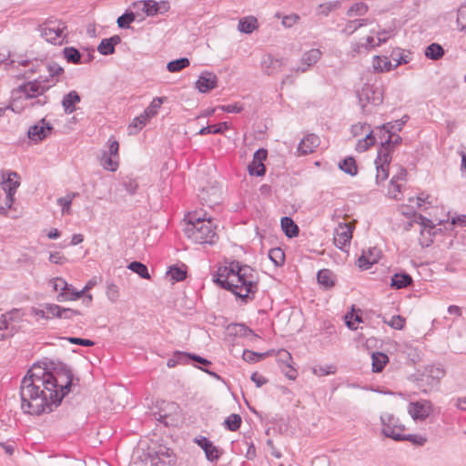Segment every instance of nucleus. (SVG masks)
I'll return each instance as SVG.
<instances>
[{"label": "nucleus", "mask_w": 466, "mask_h": 466, "mask_svg": "<svg viewBox=\"0 0 466 466\" xmlns=\"http://www.w3.org/2000/svg\"><path fill=\"white\" fill-rule=\"evenodd\" d=\"M372 360V371L373 372H380L385 365L389 361V357L382 352H373L371 354Z\"/></svg>", "instance_id": "nucleus-31"}, {"label": "nucleus", "mask_w": 466, "mask_h": 466, "mask_svg": "<svg viewBox=\"0 0 466 466\" xmlns=\"http://www.w3.org/2000/svg\"><path fill=\"white\" fill-rule=\"evenodd\" d=\"M20 185V177L16 172L7 171L6 178L3 181V188L6 193L7 206L11 207L14 201V195Z\"/></svg>", "instance_id": "nucleus-14"}, {"label": "nucleus", "mask_w": 466, "mask_h": 466, "mask_svg": "<svg viewBox=\"0 0 466 466\" xmlns=\"http://www.w3.org/2000/svg\"><path fill=\"white\" fill-rule=\"evenodd\" d=\"M445 373V370L441 365L427 366L419 375L418 386L423 393H429L440 385Z\"/></svg>", "instance_id": "nucleus-6"}, {"label": "nucleus", "mask_w": 466, "mask_h": 466, "mask_svg": "<svg viewBox=\"0 0 466 466\" xmlns=\"http://www.w3.org/2000/svg\"><path fill=\"white\" fill-rule=\"evenodd\" d=\"M54 86L49 80L35 79L25 82L14 88L11 92L10 108L13 112L22 113L26 109H35L48 103L45 94Z\"/></svg>", "instance_id": "nucleus-3"}, {"label": "nucleus", "mask_w": 466, "mask_h": 466, "mask_svg": "<svg viewBox=\"0 0 466 466\" xmlns=\"http://www.w3.org/2000/svg\"><path fill=\"white\" fill-rule=\"evenodd\" d=\"M156 455L158 459V461L156 463L161 464V466H172L176 462V456L173 453V451L167 447H159L158 451H156Z\"/></svg>", "instance_id": "nucleus-24"}, {"label": "nucleus", "mask_w": 466, "mask_h": 466, "mask_svg": "<svg viewBox=\"0 0 466 466\" xmlns=\"http://www.w3.org/2000/svg\"><path fill=\"white\" fill-rule=\"evenodd\" d=\"M118 157L109 156L106 151H104L100 157V164L106 170L116 171L118 167Z\"/></svg>", "instance_id": "nucleus-36"}, {"label": "nucleus", "mask_w": 466, "mask_h": 466, "mask_svg": "<svg viewBox=\"0 0 466 466\" xmlns=\"http://www.w3.org/2000/svg\"><path fill=\"white\" fill-rule=\"evenodd\" d=\"M268 355H269V352L258 353L255 351L246 350L243 351L242 358L247 362H256Z\"/></svg>", "instance_id": "nucleus-52"}, {"label": "nucleus", "mask_w": 466, "mask_h": 466, "mask_svg": "<svg viewBox=\"0 0 466 466\" xmlns=\"http://www.w3.org/2000/svg\"><path fill=\"white\" fill-rule=\"evenodd\" d=\"M312 371L315 375L318 376H326L329 374H333L335 372V368L333 366H317L312 369Z\"/></svg>", "instance_id": "nucleus-58"}, {"label": "nucleus", "mask_w": 466, "mask_h": 466, "mask_svg": "<svg viewBox=\"0 0 466 466\" xmlns=\"http://www.w3.org/2000/svg\"><path fill=\"white\" fill-rule=\"evenodd\" d=\"M106 296L112 302H116L119 297L118 287L115 284H108L106 287Z\"/></svg>", "instance_id": "nucleus-59"}, {"label": "nucleus", "mask_w": 466, "mask_h": 466, "mask_svg": "<svg viewBox=\"0 0 466 466\" xmlns=\"http://www.w3.org/2000/svg\"><path fill=\"white\" fill-rule=\"evenodd\" d=\"M80 96L75 90L70 91L64 96L62 99V106L66 114H72L76 111V105L80 102Z\"/></svg>", "instance_id": "nucleus-23"}, {"label": "nucleus", "mask_w": 466, "mask_h": 466, "mask_svg": "<svg viewBox=\"0 0 466 466\" xmlns=\"http://www.w3.org/2000/svg\"><path fill=\"white\" fill-rule=\"evenodd\" d=\"M127 268L132 270L133 272L137 273L142 279H150V275L148 273L147 266L141 262L133 261L128 264Z\"/></svg>", "instance_id": "nucleus-44"}, {"label": "nucleus", "mask_w": 466, "mask_h": 466, "mask_svg": "<svg viewBox=\"0 0 466 466\" xmlns=\"http://www.w3.org/2000/svg\"><path fill=\"white\" fill-rule=\"evenodd\" d=\"M78 196L76 192L67 193L66 196L58 198L56 203L59 207H61V212L63 215H71L72 209V202L75 198Z\"/></svg>", "instance_id": "nucleus-25"}, {"label": "nucleus", "mask_w": 466, "mask_h": 466, "mask_svg": "<svg viewBox=\"0 0 466 466\" xmlns=\"http://www.w3.org/2000/svg\"><path fill=\"white\" fill-rule=\"evenodd\" d=\"M409 441L417 446H423L427 442V438L421 434H401V441Z\"/></svg>", "instance_id": "nucleus-48"}, {"label": "nucleus", "mask_w": 466, "mask_h": 466, "mask_svg": "<svg viewBox=\"0 0 466 466\" xmlns=\"http://www.w3.org/2000/svg\"><path fill=\"white\" fill-rule=\"evenodd\" d=\"M136 15L133 12L125 13L117 18V25L120 28H128L129 25L135 21Z\"/></svg>", "instance_id": "nucleus-53"}, {"label": "nucleus", "mask_w": 466, "mask_h": 466, "mask_svg": "<svg viewBox=\"0 0 466 466\" xmlns=\"http://www.w3.org/2000/svg\"><path fill=\"white\" fill-rule=\"evenodd\" d=\"M390 123H386L381 126V128H380V132H383V135H387V137L385 140H382L380 142V148H385L390 154L391 153V149L394 146L400 145L402 141V138L399 135H394L390 130Z\"/></svg>", "instance_id": "nucleus-20"}, {"label": "nucleus", "mask_w": 466, "mask_h": 466, "mask_svg": "<svg viewBox=\"0 0 466 466\" xmlns=\"http://www.w3.org/2000/svg\"><path fill=\"white\" fill-rule=\"evenodd\" d=\"M317 279L325 289L334 286L333 273L329 269H320L317 274Z\"/></svg>", "instance_id": "nucleus-37"}, {"label": "nucleus", "mask_w": 466, "mask_h": 466, "mask_svg": "<svg viewBox=\"0 0 466 466\" xmlns=\"http://www.w3.org/2000/svg\"><path fill=\"white\" fill-rule=\"evenodd\" d=\"M433 404L429 400L410 402L408 413L414 420H425L433 412Z\"/></svg>", "instance_id": "nucleus-9"}, {"label": "nucleus", "mask_w": 466, "mask_h": 466, "mask_svg": "<svg viewBox=\"0 0 466 466\" xmlns=\"http://www.w3.org/2000/svg\"><path fill=\"white\" fill-rule=\"evenodd\" d=\"M285 63L283 59L275 58L271 55H264L261 59V70L268 76L276 75L281 71Z\"/></svg>", "instance_id": "nucleus-17"}, {"label": "nucleus", "mask_w": 466, "mask_h": 466, "mask_svg": "<svg viewBox=\"0 0 466 466\" xmlns=\"http://www.w3.org/2000/svg\"><path fill=\"white\" fill-rule=\"evenodd\" d=\"M376 142V137L373 134L372 130L366 135L364 139L359 140L356 145V150L359 152H364L369 149L371 146H373Z\"/></svg>", "instance_id": "nucleus-43"}, {"label": "nucleus", "mask_w": 466, "mask_h": 466, "mask_svg": "<svg viewBox=\"0 0 466 466\" xmlns=\"http://www.w3.org/2000/svg\"><path fill=\"white\" fill-rule=\"evenodd\" d=\"M163 97H155L143 113L146 115V116L149 117V119L152 118L157 114L158 109L163 104Z\"/></svg>", "instance_id": "nucleus-45"}, {"label": "nucleus", "mask_w": 466, "mask_h": 466, "mask_svg": "<svg viewBox=\"0 0 466 466\" xmlns=\"http://www.w3.org/2000/svg\"><path fill=\"white\" fill-rule=\"evenodd\" d=\"M384 322L395 329H402L405 325V319L400 315L392 316L390 320L384 319Z\"/></svg>", "instance_id": "nucleus-55"}, {"label": "nucleus", "mask_w": 466, "mask_h": 466, "mask_svg": "<svg viewBox=\"0 0 466 466\" xmlns=\"http://www.w3.org/2000/svg\"><path fill=\"white\" fill-rule=\"evenodd\" d=\"M381 432L396 441H401V434L405 431V426L399 418L390 413L380 415Z\"/></svg>", "instance_id": "nucleus-8"}, {"label": "nucleus", "mask_w": 466, "mask_h": 466, "mask_svg": "<svg viewBox=\"0 0 466 466\" xmlns=\"http://www.w3.org/2000/svg\"><path fill=\"white\" fill-rule=\"evenodd\" d=\"M299 20V16L296 14H291L289 15H285L282 18V25L285 27H291Z\"/></svg>", "instance_id": "nucleus-64"}, {"label": "nucleus", "mask_w": 466, "mask_h": 466, "mask_svg": "<svg viewBox=\"0 0 466 466\" xmlns=\"http://www.w3.org/2000/svg\"><path fill=\"white\" fill-rule=\"evenodd\" d=\"M340 5L339 1L329 2L325 4H321L318 7V12L320 15L325 16L329 15V14L336 9H338Z\"/></svg>", "instance_id": "nucleus-51"}, {"label": "nucleus", "mask_w": 466, "mask_h": 466, "mask_svg": "<svg viewBox=\"0 0 466 466\" xmlns=\"http://www.w3.org/2000/svg\"><path fill=\"white\" fill-rule=\"evenodd\" d=\"M44 308L46 315H47V319H50L51 317H59L60 306L56 304H46Z\"/></svg>", "instance_id": "nucleus-60"}, {"label": "nucleus", "mask_w": 466, "mask_h": 466, "mask_svg": "<svg viewBox=\"0 0 466 466\" xmlns=\"http://www.w3.org/2000/svg\"><path fill=\"white\" fill-rule=\"evenodd\" d=\"M168 275L173 280L181 281L186 279V271L177 267L170 268Z\"/></svg>", "instance_id": "nucleus-57"}, {"label": "nucleus", "mask_w": 466, "mask_h": 466, "mask_svg": "<svg viewBox=\"0 0 466 466\" xmlns=\"http://www.w3.org/2000/svg\"><path fill=\"white\" fill-rule=\"evenodd\" d=\"M63 55L68 63H72L75 65H78L81 63V54L75 47H65L63 49Z\"/></svg>", "instance_id": "nucleus-41"}, {"label": "nucleus", "mask_w": 466, "mask_h": 466, "mask_svg": "<svg viewBox=\"0 0 466 466\" xmlns=\"http://www.w3.org/2000/svg\"><path fill=\"white\" fill-rule=\"evenodd\" d=\"M404 183L399 182L393 178L390 179L387 195L393 199L399 200L402 196Z\"/></svg>", "instance_id": "nucleus-39"}, {"label": "nucleus", "mask_w": 466, "mask_h": 466, "mask_svg": "<svg viewBox=\"0 0 466 466\" xmlns=\"http://www.w3.org/2000/svg\"><path fill=\"white\" fill-rule=\"evenodd\" d=\"M391 157L390 153L383 147L379 148L378 157L375 160L377 175L376 182L380 184L385 181L389 177V165L390 163Z\"/></svg>", "instance_id": "nucleus-11"}, {"label": "nucleus", "mask_w": 466, "mask_h": 466, "mask_svg": "<svg viewBox=\"0 0 466 466\" xmlns=\"http://www.w3.org/2000/svg\"><path fill=\"white\" fill-rule=\"evenodd\" d=\"M357 96L362 113L369 115L372 113L374 107L382 104L383 90L380 86L365 83L357 91Z\"/></svg>", "instance_id": "nucleus-5"}, {"label": "nucleus", "mask_w": 466, "mask_h": 466, "mask_svg": "<svg viewBox=\"0 0 466 466\" xmlns=\"http://www.w3.org/2000/svg\"><path fill=\"white\" fill-rule=\"evenodd\" d=\"M224 112L227 113H240L243 110V106L236 103V104H230V105H223L218 107Z\"/></svg>", "instance_id": "nucleus-61"}, {"label": "nucleus", "mask_w": 466, "mask_h": 466, "mask_svg": "<svg viewBox=\"0 0 466 466\" xmlns=\"http://www.w3.org/2000/svg\"><path fill=\"white\" fill-rule=\"evenodd\" d=\"M352 238V227L350 224L339 223L335 228L334 244L339 249H344L350 245Z\"/></svg>", "instance_id": "nucleus-13"}, {"label": "nucleus", "mask_w": 466, "mask_h": 466, "mask_svg": "<svg viewBox=\"0 0 466 466\" xmlns=\"http://www.w3.org/2000/svg\"><path fill=\"white\" fill-rule=\"evenodd\" d=\"M72 380L70 369L64 364L52 371L35 364L21 381L22 410L30 415L51 412L69 392Z\"/></svg>", "instance_id": "nucleus-1"}, {"label": "nucleus", "mask_w": 466, "mask_h": 466, "mask_svg": "<svg viewBox=\"0 0 466 466\" xmlns=\"http://www.w3.org/2000/svg\"><path fill=\"white\" fill-rule=\"evenodd\" d=\"M136 6L141 7L142 11L147 15L152 16L157 15V13H163L160 10V5L153 0L143 1L136 4Z\"/></svg>", "instance_id": "nucleus-28"}, {"label": "nucleus", "mask_w": 466, "mask_h": 466, "mask_svg": "<svg viewBox=\"0 0 466 466\" xmlns=\"http://www.w3.org/2000/svg\"><path fill=\"white\" fill-rule=\"evenodd\" d=\"M175 356H176L177 361H180V362H187L189 360H195L203 365H210L211 364V362L208 360L204 359L196 354H190V353H185V352L178 351L176 353Z\"/></svg>", "instance_id": "nucleus-40"}, {"label": "nucleus", "mask_w": 466, "mask_h": 466, "mask_svg": "<svg viewBox=\"0 0 466 466\" xmlns=\"http://www.w3.org/2000/svg\"><path fill=\"white\" fill-rule=\"evenodd\" d=\"M77 315H80V312L76 309L60 307V313L58 318L69 319Z\"/></svg>", "instance_id": "nucleus-62"}, {"label": "nucleus", "mask_w": 466, "mask_h": 466, "mask_svg": "<svg viewBox=\"0 0 466 466\" xmlns=\"http://www.w3.org/2000/svg\"><path fill=\"white\" fill-rule=\"evenodd\" d=\"M281 228L289 238L297 237L299 234V227L295 222L289 217L281 218Z\"/></svg>", "instance_id": "nucleus-33"}, {"label": "nucleus", "mask_w": 466, "mask_h": 466, "mask_svg": "<svg viewBox=\"0 0 466 466\" xmlns=\"http://www.w3.org/2000/svg\"><path fill=\"white\" fill-rule=\"evenodd\" d=\"M372 67L375 72H388L392 69V65L387 56H375L372 60Z\"/></svg>", "instance_id": "nucleus-29"}, {"label": "nucleus", "mask_w": 466, "mask_h": 466, "mask_svg": "<svg viewBox=\"0 0 466 466\" xmlns=\"http://www.w3.org/2000/svg\"><path fill=\"white\" fill-rule=\"evenodd\" d=\"M230 128V125L228 122H222L213 126H208L202 127L198 131V135H208V134H223L226 130Z\"/></svg>", "instance_id": "nucleus-34"}, {"label": "nucleus", "mask_w": 466, "mask_h": 466, "mask_svg": "<svg viewBox=\"0 0 466 466\" xmlns=\"http://www.w3.org/2000/svg\"><path fill=\"white\" fill-rule=\"evenodd\" d=\"M121 42L119 35H113L109 38L102 39L97 46V51L104 56L112 55L115 52V46Z\"/></svg>", "instance_id": "nucleus-22"}, {"label": "nucleus", "mask_w": 466, "mask_h": 466, "mask_svg": "<svg viewBox=\"0 0 466 466\" xmlns=\"http://www.w3.org/2000/svg\"><path fill=\"white\" fill-rule=\"evenodd\" d=\"M425 56L431 60H438L444 56V49L437 43H432L425 49Z\"/></svg>", "instance_id": "nucleus-38"}, {"label": "nucleus", "mask_w": 466, "mask_h": 466, "mask_svg": "<svg viewBox=\"0 0 466 466\" xmlns=\"http://www.w3.org/2000/svg\"><path fill=\"white\" fill-rule=\"evenodd\" d=\"M124 187L130 195H133L137 190L138 183L134 178H127L124 181Z\"/></svg>", "instance_id": "nucleus-63"}, {"label": "nucleus", "mask_w": 466, "mask_h": 466, "mask_svg": "<svg viewBox=\"0 0 466 466\" xmlns=\"http://www.w3.org/2000/svg\"><path fill=\"white\" fill-rule=\"evenodd\" d=\"M266 168L264 164L259 160H252L248 165V173L250 176H263Z\"/></svg>", "instance_id": "nucleus-50"}, {"label": "nucleus", "mask_w": 466, "mask_h": 466, "mask_svg": "<svg viewBox=\"0 0 466 466\" xmlns=\"http://www.w3.org/2000/svg\"><path fill=\"white\" fill-rule=\"evenodd\" d=\"M149 117L146 116L144 113L133 119L132 124L129 126L130 133H133L132 129L136 128L141 130L148 122Z\"/></svg>", "instance_id": "nucleus-54"}, {"label": "nucleus", "mask_w": 466, "mask_h": 466, "mask_svg": "<svg viewBox=\"0 0 466 466\" xmlns=\"http://www.w3.org/2000/svg\"><path fill=\"white\" fill-rule=\"evenodd\" d=\"M412 282V278L407 273H396L391 278L390 286L397 289L406 288Z\"/></svg>", "instance_id": "nucleus-27"}, {"label": "nucleus", "mask_w": 466, "mask_h": 466, "mask_svg": "<svg viewBox=\"0 0 466 466\" xmlns=\"http://www.w3.org/2000/svg\"><path fill=\"white\" fill-rule=\"evenodd\" d=\"M52 129L51 125L43 118L39 124L29 127L27 136L29 139L35 142H40L50 135Z\"/></svg>", "instance_id": "nucleus-16"}, {"label": "nucleus", "mask_w": 466, "mask_h": 466, "mask_svg": "<svg viewBox=\"0 0 466 466\" xmlns=\"http://www.w3.org/2000/svg\"><path fill=\"white\" fill-rule=\"evenodd\" d=\"M340 170L350 176H355L358 173V167L352 157H348L339 163Z\"/></svg>", "instance_id": "nucleus-35"}, {"label": "nucleus", "mask_w": 466, "mask_h": 466, "mask_svg": "<svg viewBox=\"0 0 466 466\" xmlns=\"http://www.w3.org/2000/svg\"><path fill=\"white\" fill-rule=\"evenodd\" d=\"M190 65L189 59L187 57H182L179 59H176L170 61L167 65V69L171 73H177L181 71L182 69L187 67Z\"/></svg>", "instance_id": "nucleus-42"}, {"label": "nucleus", "mask_w": 466, "mask_h": 466, "mask_svg": "<svg viewBox=\"0 0 466 466\" xmlns=\"http://www.w3.org/2000/svg\"><path fill=\"white\" fill-rule=\"evenodd\" d=\"M186 237L196 244L213 245L218 239L216 227L210 218H202L196 215H188L184 228Z\"/></svg>", "instance_id": "nucleus-4"}, {"label": "nucleus", "mask_w": 466, "mask_h": 466, "mask_svg": "<svg viewBox=\"0 0 466 466\" xmlns=\"http://www.w3.org/2000/svg\"><path fill=\"white\" fill-rule=\"evenodd\" d=\"M368 5L363 2L355 3L347 12L348 16H362L368 12Z\"/></svg>", "instance_id": "nucleus-46"}, {"label": "nucleus", "mask_w": 466, "mask_h": 466, "mask_svg": "<svg viewBox=\"0 0 466 466\" xmlns=\"http://www.w3.org/2000/svg\"><path fill=\"white\" fill-rule=\"evenodd\" d=\"M47 72L49 74V77L43 78L42 76L38 79L40 80H49V83L54 82V86L58 82V76H60L64 73V69L61 66L56 63H50L47 65Z\"/></svg>", "instance_id": "nucleus-32"}, {"label": "nucleus", "mask_w": 466, "mask_h": 466, "mask_svg": "<svg viewBox=\"0 0 466 466\" xmlns=\"http://www.w3.org/2000/svg\"><path fill=\"white\" fill-rule=\"evenodd\" d=\"M218 78L215 73L206 70L200 73L195 86L200 93H208L218 86Z\"/></svg>", "instance_id": "nucleus-12"}, {"label": "nucleus", "mask_w": 466, "mask_h": 466, "mask_svg": "<svg viewBox=\"0 0 466 466\" xmlns=\"http://www.w3.org/2000/svg\"><path fill=\"white\" fill-rule=\"evenodd\" d=\"M66 30V24L56 19H48L38 27L41 36L55 45H62L65 42L67 35Z\"/></svg>", "instance_id": "nucleus-7"}, {"label": "nucleus", "mask_w": 466, "mask_h": 466, "mask_svg": "<svg viewBox=\"0 0 466 466\" xmlns=\"http://www.w3.org/2000/svg\"><path fill=\"white\" fill-rule=\"evenodd\" d=\"M319 145V138L318 136L310 134L303 138L298 147V151L302 155L312 153L314 149Z\"/></svg>", "instance_id": "nucleus-21"}, {"label": "nucleus", "mask_w": 466, "mask_h": 466, "mask_svg": "<svg viewBox=\"0 0 466 466\" xmlns=\"http://www.w3.org/2000/svg\"><path fill=\"white\" fill-rule=\"evenodd\" d=\"M268 257L276 266H281L285 261V254L280 248H271Z\"/></svg>", "instance_id": "nucleus-49"}, {"label": "nucleus", "mask_w": 466, "mask_h": 466, "mask_svg": "<svg viewBox=\"0 0 466 466\" xmlns=\"http://www.w3.org/2000/svg\"><path fill=\"white\" fill-rule=\"evenodd\" d=\"M381 256L380 248L373 247L368 250H364L359 258V267L363 269L370 268L373 264L377 263Z\"/></svg>", "instance_id": "nucleus-19"}, {"label": "nucleus", "mask_w": 466, "mask_h": 466, "mask_svg": "<svg viewBox=\"0 0 466 466\" xmlns=\"http://www.w3.org/2000/svg\"><path fill=\"white\" fill-rule=\"evenodd\" d=\"M241 422H242V420H241L240 415L233 413L226 418V420L224 421V425L229 431H235L239 429Z\"/></svg>", "instance_id": "nucleus-47"}, {"label": "nucleus", "mask_w": 466, "mask_h": 466, "mask_svg": "<svg viewBox=\"0 0 466 466\" xmlns=\"http://www.w3.org/2000/svg\"><path fill=\"white\" fill-rule=\"evenodd\" d=\"M370 23V19L362 18V19H354L349 20L344 28L341 30V33L346 35H351L361 26L367 25Z\"/></svg>", "instance_id": "nucleus-26"}, {"label": "nucleus", "mask_w": 466, "mask_h": 466, "mask_svg": "<svg viewBox=\"0 0 466 466\" xmlns=\"http://www.w3.org/2000/svg\"><path fill=\"white\" fill-rule=\"evenodd\" d=\"M50 284L56 291H59L57 300L60 302L76 300L84 295V290L66 292V289H69V284L62 278L51 279Z\"/></svg>", "instance_id": "nucleus-10"}, {"label": "nucleus", "mask_w": 466, "mask_h": 466, "mask_svg": "<svg viewBox=\"0 0 466 466\" xmlns=\"http://www.w3.org/2000/svg\"><path fill=\"white\" fill-rule=\"evenodd\" d=\"M238 30L245 34H251L258 28V20L254 16H247L239 20Z\"/></svg>", "instance_id": "nucleus-30"}, {"label": "nucleus", "mask_w": 466, "mask_h": 466, "mask_svg": "<svg viewBox=\"0 0 466 466\" xmlns=\"http://www.w3.org/2000/svg\"><path fill=\"white\" fill-rule=\"evenodd\" d=\"M322 53L319 48H312L305 52L301 58L299 65L294 69L297 73H305L312 66H314L321 57Z\"/></svg>", "instance_id": "nucleus-15"}, {"label": "nucleus", "mask_w": 466, "mask_h": 466, "mask_svg": "<svg viewBox=\"0 0 466 466\" xmlns=\"http://www.w3.org/2000/svg\"><path fill=\"white\" fill-rule=\"evenodd\" d=\"M195 442L204 451L206 458L209 461H216L220 457V452L212 441L203 436L197 437Z\"/></svg>", "instance_id": "nucleus-18"}, {"label": "nucleus", "mask_w": 466, "mask_h": 466, "mask_svg": "<svg viewBox=\"0 0 466 466\" xmlns=\"http://www.w3.org/2000/svg\"><path fill=\"white\" fill-rule=\"evenodd\" d=\"M457 24L461 31H466V5L458 9Z\"/></svg>", "instance_id": "nucleus-56"}, {"label": "nucleus", "mask_w": 466, "mask_h": 466, "mask_svg": "<svg viewBox=\"0 0 466 466\" xmlns=\"http://www.w3.org/2000/svg\"><path fill=\"white\" fill-rule=\"evenodd\" d=\"M212 280L221 289L232 292L244 302L253 300L258 291V271L238 260L219 266L216 273L213 274Z\"/></svg>", "instance_id": "nucleus-2"}]
</instances>
